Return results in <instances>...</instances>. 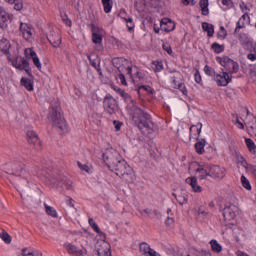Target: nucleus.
Instances as JSON below:
<instances>
[{"label": "nucleus", "instance_id": "obj_37", "mask_svg": "<svg viewBox=\"0 0 256 256\" xmlns=\"http://www.w3.org/2000/svg\"><path fill=\"white\" fill-rule=\"evenodd\" d=\"M204 73H206L208 75V77H213V79H215V77L217 76V73L215 72V69H213L209 65H206L204 67Z\"/></svg>", "mask_w": 256, "mask_h": 256}, {"label": "nucleus", "instance_id": "obj_25", "mask_svg": "<svg viewBox=\"0 0 256 256\" xmlns=\"http://www.w3.org/2000/svg\"><path fill=\"white\" fill-rule=\"evenodd\" d=\"M151 69L154 73H161L165 67L163 66V61L156 60L151 63Z\"/></svg>", "mask_w": 256, "mask_h": 256}, {"label": "nucleus", "instance_id": "obj_62", "mask_svg": "<svg viewBox=\"0 0 256 256\" xmlns=\"http://www.w3.org/2000/svg\"><path fill=\"white\" fill-rule=\"evenodd\" d=\"M136 77L137 79H139L140 81L145 79V76L143 75V73L139 72L138 70L136 71Z\"/></svg>", "mask_w": 256, "mask_h": 256}, {"label": "nucleus", "instance_id": "obj_41", "mask_svg": "<svg viewBox=\"0 0 256 256\" xmlns=\"http://www.w3.org/2000/svg\"><path fill=\"white\" fill-rule=\"evenodd\" d=\"M141 91H146V93H148L149 95H153V93H155V90H153V88H151V86L148 85L139 86L138 93H141Z\"/></svg>", "mask_w": 256, "mask_h": 256}, {"label": "nucleus", "instance_id": "obj_16", "mask_svg": "<svg viewBox=\"0 0 256 256\" xmlns=\"http://www.w3.org/2000/svg\"><path fill=\"white\" fill-rule=\"evenodd\" d=\"M24 53H25V57H27V59H32L34 65H35V67H37V69H41V61L39 60L37 53L34 52L33 48H26Z\"/></svg>", "mask_w": 256, "mask_h": 256}, {"label": "nucleus", "instance_id": "obj_29", "mask_svg": "<svg viewBox=\"0 0 256 256\" xmlns=\"http://www.w3.org/2000/svg\"><path fill=\"white\" fill-rule=\"evenodd\" d=\"M195 149H196V153H198V155H203L205 153V139L198 141L195 144Z\"/></svg>", "mask_w": 256, "mask_h": 256}, {"label": "nucleus", "instance_id": "obj_40", "mask_svg": "<svg viewBox=\"0 0 256 256\" xmlns=\"http://www.w3.org/2000/svg\"><path fill=\"white\" fill-rule=\"evenodd\" d=\"M239 41H240L241 45L245 46V45H249V43H251V38H249V36H247V34H240Z\"/></svg>", "mask_w": 256, "mask_h": 256}, {"label": "nucleus", "instance_id": "obj_31", "mask_svg": "<svg viewBox=\"0 0 256 256\" xmlns=\"http://www.w3.org/2000/svg\"><path fill=\"white\" fill-rule=\"evenodd\" d=\"M6 3H10L11 5H14V9L16 11H21L23 9V0H5Z\"/></svg>", "mask_w": 256, "mask_h": 256}, {"label": "nucleus", "instance_id": "obj_52", "mask_svg": "<svg viewBox=\"0 0 256 256\" xmlns=\"http://www.w3.org/2000/svg\"><path fill=\"white\" fill-rule=\"evenodd\" d=\"M162 48L164 49V51H166V53H168V55H173V49L171 48V45H169L168 43H164L162 45Z\"/></svg>", "mask_w": 256, "mask_h": 256}, {"label": "nucleus", "instance_id": "obj_44", "mask_svg": "<svg viewBox=\"0 0 256 256\" xmlns=\"http://www.w3.org/2000/svg\"><path fill=\"white\" fill-rule=\"evenodd\" d=\"M0 238L2 239V241H4V243H6L7 245H9L11 243V236L9 235V233L7 232H1L0 233Z\"/></svg>", "mask_w": 256, "mask_h": 256}, {"label": "nucleus", "instance_id": "obj_5", "mask_svg": "<svg viewBox=\"0 0 256 256\" xmlns=\"http://www.w3.org/2000/svg\"><path fill=\"white\" fill-rule=\"evenodd\" d=\"M216 61L224 67L226 73H229L230 75L239 71V64L227 56L216 57Z\"/></svg>", "mask_w": 256, "mask_h": 256}, {"label": "nucleus", "instance_id": "obj_14", "mask_svg": "<svg viewBox=\"0 0 256 256\" xmlns=\"http://www.w3.org/2000/svg\"><path fill=\"white\" fill-rule=\"evenodd\" d=\"M223 217L225 221H233L237 217V206L228 205L223 209Z\"/></svg>", "mask_w": 256, "mask_h": 256}, {"label": "nucleus", "instance_id": "obj_19", "mask_svg": "<svg viewBox=\"0 0 256 256\" xmlns=\"http://www.w3.org/2000/svg\"><path fill=\"white\" fill-rule=\"evenodd\" d=\"M185 181L187 185H190L193 193H201V191H203V188L199 186V182L197 181V178L188 177Z\"/></svg>", "mask_w": 256, "mask_h": 256}, {"label": "nucleus", "instance_id": "obj_33", "mask_svg": "<svg viewBox=\"0 0 256 256\" xmlns=\"http://www.w3.org/2000/svg\"><path fill=\"white\" fill-rule=\"evenodd\" d=\"M102 5L104 12L111 13V10L113 9V0H102Z\"/></svg>", "mask_w": 256, "mask_h": 256}, {"label": "nucleus", "instance_id": "obj_21", "mask_svg": "<svg viewBox=\"0 0 256 256\" xmlns=\"http://www.w3.org/2000/svg\"><path fill=\"white\" fill-rule=\"evenodd\" d=\"M203 127V124L198 123L197 125H192L190 127V140L191 139H199V135H201V129Z\"/></svg>", "mask_w": 256, "mask_h": 256}, {"label": "nucleus", "instance_id": "obj_18", "mask_svg": "<svg viewBox=\"0 0 256 256\" xmlns=\"http://www.w3.org/2000/svg\"><path fill=\"white\" fill-rule=\"evenodd\" d=\"M25 173V164L21 162H16L12 164V175H15V177H23Z\"/></svg>", "mask_w": 256, "mask_h": 256}, {"label": "nucleus", "instance_id": "obj_57", "mask_svg": "<svg viewBox=\"0 0 256 256\" xmlns=\"http://www.w3.org/2000/svg\"><path fill=\"white\" fill-rule=\"evenodd\" d=\"M113 125H114L116 131H121V127L123 126V123L119 122L117 120H114Z\"/></svg>", "mask_w": 256, "mask_h": 256}, {"label": "nucleus", "instance_id": "obj_39", "mask_svg": "<svg viewBox=\"0 0 256 256\" xmlns=\"http://www.w3.org/2000/svg\"><path fill=\"white\" fill-rule=\"evenodd\" d=\"M63 183H62V188L65 189L66 191H70V189H73V181L63 178Z\"/></svg>", "mask_w": 256, "mask_h": 256}, {"label": "nucleus", "instance_id": "obj_58", "mask_svg": "<svg viewBox=\"0 0 256 256\" xmlns=\"http://www.w3.org/2000/svg\"><path fill=\"white\" fill-rule=\"evenodd\" d=\"M194 80L197 82V83H201L202 81V78H201V73H199V70H197L194 74Z\"/></svg>", "mask_w": 256, "mask_h": 256}, {"label": "nucleus", "instance_id": "obj_34", "mask_svg": "<svg viewBox=\"0 0 256 256\" xmlns=\"http://www.w3.org/2000/svg\"><path fill=\"white\" fill-rule=\"evenodd\" d=\"M245 143H246V146L248 147V151L250 153H253V155H255V152H256V145H255V142H253L251 140V138H246L245 139Z\"/></svg>", "mask_w": 256, "mask_h": 256}, {"label": "nucleus", "instance_id": "obj_35", "mask_svg": "<svg viewBox=\"0 0 256 256\" xmlns=\"http://www.w3.org/2000/svg\"><path fill=\"white\" fill-rule=\"evenodd\" d=\"M211 49L214 51V53L219 54V53H223V51H225V45H221L217 42H214L211 45Z\"/></svg>", "mask_w": 256, "mask_h": 256}, {"label": "nucleus", "instance_id": "obj_17", "mask_svg": "<svg viewBox=\"0 0 256 256\" xmlns=\"http://www.w3.org/2000/svg\"><path fill=\"white\" fill-rule=\"evenodd\" d=\"M160 29L165 31V33H169L175 30V22H173L169 18H163L160 22Z\"/></svg>", "mask_w": 256, "mask_h": 256}, {"label": "nucleus", "instance_id": "obj_32", "mask_svg": "<svg viewBox=\"0 0 256 256\" xmlns=\"http://www.w3.org/2000/svg\"><path fill=\"white\" fill-rule=\"evenodd\" d=\"M21 85L27 89V91H33V82L28 78L21 79Z\"/></svg>", "mask_w": 256, "mask_h": 256}, {"label": "nucleus", "instance_id": "obj_38", "mask_svg": "<svg viewBox=\"0 0 256 256\" xmlns=\"http://www.w3.org/2000/svg\"><path fill=\"white\" fill-rule=\"evenodd\" d=\"M181 77L180 73H177L176 76L170 77V85L173 89H175L179 85L178 79Z\"/></svg>", "mask_w": 256, "mask_h": 256}, {"label": "nucleus", "instance_id": "obj_36", "mask_svg": "<svg viewBox=\"0 0 256 256\" xmlns=\"http://www.w3.org/2000/svg\"><path fill=\"white\" fill-rule=\"evenodd\" d=\"M64 247L70 255H75L76 253H79V250L76 248V246L71 243L65 244Z\"/></svg>", "mask_w": 256, "mask_h": 256}, {"label": "nucleus", "instance_id": "obj_23", "mask_svg": "<svg viewBox=\"0 0 256 256\" xmlns=\"http://www.w3.org/2000/svg\"><path fill=\"white\" fill-rule=\"evenodd\" d=\"M9 49H11V42L9 40L2 38L0 40V51L5 55H9Z\"/></svg>", "mask_w": 256, "mask_h": 256}, {"label": "nucleus", "instance_id": "obj_54", "mask_svg": "<svg viewBox=\"0 0 256 256\" xmlns=\"http://www.w3.org/2000/svg\"><path fill=\"white\" fill-rule=\"evenodd\" d=\"M176 201L180 204V205H185V203H187V197L185 196H178L176 198Z\"/></svg>", "mask_w": 256, "mask_h": 256}, {"label": "nucleus", "instance_id": "obj_7", "mask_svg": "<svg viewBox=\"0 0 256 256\" xmlns=\"http://www.w3.org/2000/svg\"><path fill=\"white\" fill-rule=\"evenodd\" d=\"M114 61L115 63H121L122 66H119L118 69H121V71L125 69L127 75H129L130 77H133V69L135 71H138L137 66H133V63H131L129 60L125 58H116L114 59Z\"/></svg>", "mask_w": 256, "mask_h": 256}, {"label": "nucleus", "instance_id": "obj_46", "mask_svg": "<svg viewBox=\"0 0 256 256\" xmlns=\"http://www.w3.org/2000/svg\"><path fill=\"white\" fill-rule=\"evenodd\" d=\"M218 39H225L227 37V30H225V27L221 26L218 33H217Z\"/></svg>", "mask_w": 256, "mask_h": 256}, {"label": "nucleus", "instance_id": "obj_15", "mask_svg": "<svg viewBox=\"0 0 256 256\" xmlns=\"http://www.w3.org/2000/svg\"><path fill=\"white\" fill-rule=\"evenodd\" d=\"M12 65L16 69H20V71H27L29 69V61L21 56L16 57Z\"/></svg>", "mask_w": 256, "mask_h": 256}, {"label": "nucleus", "instance_id": "obj_49", "mask_svg": "<svg viewBox=\"0 0 256 256\" xmlns=\"http://www.w3.org/2000/svg\"><path fill=\"white\" fill-rule=\"evenodd\" d=\"M61 18L63 23H65V25H67V27H71V25L73 24L71 22V19H69V16L67 14H61Z\"/></svg>", "mask_w": 256, "mask_h": 256}, {"label": "nucleus", "instance_id": "obj_2", "mask_svg": "<svg viewBox=\"0 0 256 256\" xmlns=\"http://www.w3.org/2000/svg\"><path fill=\"white\" fill-rule=\"evenodd\" d=\"M127 103L126 111L132 117L134 123H136L140 131H153V121H151V115L143 111V109L137 106V102L133 100V97L127 92H123L120 96Z\"/></svg>", "mask_w": 256, "mask_h": 256}, {"label": "nucleus", "instance_id": "obj_3", "mask_svg": "<svg viewBox=\"0 0 256 256\" xmlns=\"http://www.w3.org/2000/svg\"><path fill=\"white\" fill-rule=\"evenodd\" d=\"M196 175L200 181L207 179V177H211V179H215L216 181H221V179H225L226 170L219 165L203 164L199 165L196 169Z\"/></svg>", "mask_w": 256, "mask_h": 256}, {"label": "nucleus", "instance_id": "obj_56", "mask_svg": "<svg viewBox=\"0 0 256 256\" xmlns=\"http://www.w3.org/2000/svg\"><path fill=\"white\" fill-rule=\"evenodd\" d=\"M239 163L242 167H244V169H249V164L247 163V160H245L243 157L240 158Z\"/></svg>", "mask_w": 256, "mask_h": 256}, {"label": "nucleus", "instance_id": "obj_53", "mask_svg": "<svg viewBox=\"0 0 256 256\" xmlns=\"http://www.w3.org/2000/svg\"><path fill=\"white\" fill-rule=\"evenodd\" d=\"M222 5H224V7H226V9H231V7H233V1L222 0Z\"/></svg>", "mask_w": 256, "mask_h": 256}, {"label": "nucleus", "instance_id": "obj_50", "mask_svg": "<svg viewBox=\"0 0 256 256\" xmlns=\"http://www.w3.org/2000/svg\"><path fill=\"white\" fill-rule=\"evenodd\" d=\"M174 89H178L179 91H181V93H183V95H187V87L184 83H179Z\"/></svg>", "mask_w": 256, "mask_h": 256}, {"label": "nucleus", "instance_id": "obj_10", "mask_svg": "<svg viewBox=\"0 0 256 256\" xmlns=\"http://www.w3.org/2000/svg\"><path fill=\"white\" fill-rule=\"evenodd\" d=\"M97 256H111V245L105 241L96 244Z\"/></svg>", "mask_w": 256, "mask_h": 256}, {"label": "nucleus", "instance_id": "obj_63", "mask_svg": "<svg viewBox=\"0 0 256 256\" xmlns=\"http://www.w3.org/2000/svg\"><path fill=\"white\" fill-rule=\"evenodd\" d=\"M28 255H32V256H43V253H41L40 251H34V252H29Z\"/></svg>", "mask_w": 256, "mask_h": 256}, {"label": "nucleus", "instance_id": "obj_9", "mask_svg": "<svg viewBox=\"0 0 256 256\" xmlns=\"http://www.w3.org/2000/svg\"><path fill=\"white\" fill-rule=\"evenodd\" d=\"M214 81L218 87H227L228 83L233 81V75H230L227 72H222V74H216Z\"/></svg>", "mask_w": 256, "mask_h": 256}, {"label": "nucleus", "instance_id": "obj_64", "mask_svg": "<svg viewBox=\"0 0 256 256\" xmlns=\"http://www.w3.org/2000/svg\"><path fill=\"white\" fill-rule=\"evenodd\" d=\"M247 57L250 61H256V54H248Z\"/></svg>", "mask_w": 256, "mask_h": 256}, {"label": "nucleus", "instance_id": "obj_22", "mask_svg": "<svg viewBox=\"0 0 256 256\" xmlns=\"http://www.w3.org/2000/svg\"><path fill=\"white\" fill-rule=\"evenodd\" d=\"M249 19V15L247 13L243 14L237 22V26L235 28V33L239 32V29H245V25H247V20Z\"/></svg>", "mask_w": 256, "mask_h": 256}, {"label": "nucleus", "instance_id": "obj_45", "mask_svg": "<svg viewBox=\"0 0 256 256\" xmlns=\"http://www.w3.org/2000/svg\"><path fill=\"white\" fill-rule=\"evenodd\" d=\"M141 215L145 213L146 215H149V217H153V215H159V211L157 210H151V209H144L140 210Z\"/></svg>", "mask_w": 256, "mask_h": 256}, {"label": "nucleus", "instance_id": "obj_30", "mask_svg": "<svg viewBox=\"0 0 256 256\" xmlns=\"http://www.w3.org/2000/svg\"><path fill=\"white\" fill-rule=\"evenodd\" d=\"M210 247L214 253H221V251H223V246H221L217 240H211Z\"/></svg>", "mask_w": 256, "mask_h": 256}, {"label": "nucleus", "instance_id": "obj_27", "mask_svg": "<svg viewBox=\"0 0 256 256\" xmlns=\"http://www.w3.org/2000/svg\"><path fill=\"white\" fill-rule=\"evenodd\" d=\"M9 21V14L0 7V27H6V23Z\"/></svg>", "mask_w": 256, "mask_h": 256}, {"label": "nucleus", "instance_id": "obj_47", "mask_svg": "<svg viewBox=\"0 0 256 256\" xmlns=\"http://www.w3.org/2000/svg\"><path fill=\"white\" fill-rule=\"evenodd\" d=\"M77 165L81 171H85V173H91V167L87 164H82L81 162H77Z\"/></svg>", "mask_w": 256, "mask_h": 256}, {"label": "nucleus", "instance_id": "obj_60", "mask_svg": "<svg viewBox=\"0 0 256 256\" xmlns=\"http://www.w3.org/2000/svg\"><path fill=\"white\" fill-rule=\"evenodd\" d=\"M173 223H175V220L172 218V217H168L165 224L168 226V227H171L173 226Z\"/></svg>", "mask_w": 256, "mask_h": 256}, {"label": "nucleus", "instance_id": "obj_28", "mask_svg": "<svg viewBox=\"0 0 256 256\" xmlns=\"http://www.w3.org/2000/svg\"><path fill=\"white\" fill-rule=\"evenodd\" d=\"M199 5L202 11V15H209V0H200Z\"/></svg>", "mask_w": 256, "mask_h": 256}, {"label": "nucleus", "instance_id": "obj_48", "mask_svg": "<svg viewBox=\"0 0 256 256\" xmlns=\"http://www.w3.org/2000/svg\"><path fill=\"white\" fill-rule=\"evenodd\" d=\"M88 59L90 61V65H92V67H94V69H96V71L99 73V75H102L101 67L97 64V62H95L93 59H91V56H88Z\"/></svg>", "mask_w": 256, "mask_h": 256}, {"label": "nucleus", "instance_id": "obj_4", "mask_svg": "<svg viewBox=\"0 0 256 256\" xmlns=\"http://www.w3.org/2000/svg\"><path fill=\"white\" fill-rule=\"evenodd\" d=\"M49 119H51L52 125L60 129L62 133H67V131H69L67 122L65 121V118L61 116V112H59V109L52 108Z\"/></svg>", "mask_w": 256, "mask_h": 256}, {"label": "nucleus", "instance_id": "obj_43", "mask_svg": "<svg viewBox=\"0 0 256 256\" xmlns=\"http://www.w3.org/2000/svg\"><path fill=\"white\" fill-rule=\"evenodd\" d=\"M241 184L244 187V189H247V191H251V183L245 176H241Z\"/></svg>", "mask_w": 256, "mask_h": 256}, {"label": "nucleus", "instance_id": "obj_13", "mask_svg": "<svg viewBox=\"0 0 256 256\" xmlns=\"http://www.w3.org/2000/svg\"><path fill=\"white\" fill-rule=\"evenodd\" d=\"M27 139L29 145H33L37 151L41 149V140H39V136H37V133L33 130L27 131Z\"/></svg>", "mask_w": 256, "mask_h": 256}, {"label": "nucleus", "instance_id": "obj_6", "mask_svg": "<svg viewBox=\"0 0 256 256\" xmlns=\"http://www.w3.org/2000/svg\"><path fill=\"white\" fill-rule=\"evenodd\" d=\"M92 42L96 44L97 51H103V29L91 24Z\"/></svg>", "mask_w": 256, "mask_h": 256}, {"label": "nucleus", "instance_id": "obj_26", "mask_svg": "<svg viewBox=\"0 0 256 256\" xmlns=\"http://www.w3.org/2000/svg\"><path fill=\"white\" fill-rule=\"evenodd\" d=\"M88 223H89L90 227H92V229L95 231V233H98V235L102 239H105V233H103V231H101V229H99V226L97 225V223H95V220H93V218H89Z\"/></svg>", "mask_w": 256, "mask_h": 256}, {"label": "nucleus", "instance_id": "obj_55", "mask_svg": "<svg viewBox=\"0 0 256 256\" xmlns=\"http://www.w3.org/2000/svg\"><path fill=\"white\" fill-rule=\"evenodd\" d=\"M118 79L121 83V85H124L125 87H127V80H125V75L124 74H119L118 75Z\"/></svg>", "mask_w": 256, "mask_h": 256}, {"label": "nucleus", "instance_id": "obj_11", "mask_svg": "<svg viewBox=\"0 0 256 256\" xmlns=\"http://www.w3.org/2000/svg\"><path fill=\"white\" fill-rule=\"evenodd\" d=\"M47 39L55 49H59V47H61V34H59V32L50 30L49 34L47 35Z\"/></svg>", "mask_w": 256, "mask_h": 256}, {"label": "nucleus", "instance_id": "obj_20", "mask_svg": "<svg viewBox=\"0 0 256 256\" xmlns=\"http://www.w3.org/2000/svg\"><path fill=\"white\" fill-rule=\"evenodd\" d=\"M140 251L145 256H161V254H159L155 250L151 249V246H149V244H147L145 242L140 244Z\"/></svg>", "mask_w": 256, "mask_h": 256}, {"label": "nucleus", "instance_id": "obj_59", "mask_svg": "<svg viewBox=\"0 0 256 256\" xmlns=\"http://www.w3.org/2000/svg\"><path fill=\"white\" fill-rule=\"evenodd\" d=\"M112 89H114V91H115L116 93H118V95H120V96H122L123 93L125 92V90H123V89H121V88H119V87H117V86H113Z\"/></svg>", "mask_w": 256, "mask_h": 256}, {"label": "nucleus", "instance_id": "obj_61", "mask_svg": "<svg viewBox=\"0 0 256 256\" xmlns=\"http://www.w3.org/2000/svg\"><path fill=\"white\" fill-rule=\"evenodd\" d=\"M235 125L238 129H245V125H243V122L239 121V118L236 119Z\"/></svg>", "mask_w": 256, "mask_h": 256}, {"label": "nucleus", "instance_id": "obj_24", "mask_svg": "<svg viewBox=\"0 0 256 256\" xmlns=\"http://www.w3.org/2000/svg\"><path fill=\"white\" fill-rule=\"evenodd\" d=\"M202 29L207 33L208 37H213V35L215 34V26H213V24L203 22Z\"/></svg>", "mask_w": 256, "mask_h": 256}, {"label": "nucleus", "instance_id": "obj_8", "mask_svg": "<svg viewBox=\"0 0 256 256\" xmlns=\"http://www.w3.org/2000/svg\"><path fill=\"white\" fill-rule=\"evenodd\" d=\"M104 109L109 115H113L117 111V100L111 95H107L103 101Z\"/></svg>", "mask_w": 256, "mask_h": 256}, {"label": "nucleus", "instance_id": "obj_42", "mask_svg": "<svg viewBox=\"0 0 256 256\" xmlns=\"http://www.w3.org/2000/svg\"><path fill=\"white\" fill-rule=\"evenodd\" d=\"M45 209L47 215H50V217H57V210H55V208L45 204Z\"/></svg>", "mask_w": 256, "mask_h": 256}, {"label": "nucleus", "instance_id": "obj_1", "mask_svg": "<svg viewBox=\"0 0 256 256\" xmlns=\"http://www.w3.org/2000/svg\"><path fill=\"white\" fill-rule=\"evenodd\" d=\"M102 159L110 171H114L125 183H135L136 177L133 168L127 164V161L123 159L117 150H106L102 155Z\"/></svg>", "mask_w": 256, "mask_h": 256}, {"label": "nucleus", "instance_id": "obj_51", "mask_svg": "<svg viewBox=\"0 0 256 256\" xmlns=\"http://www.w3.org/2000/svg\"><path fill=\"white\" fill-rule=\"evenodd\" d=\"M126 26L128 28V31H131L135 28V24L133 23V18L126 19Z\"/></svg>", "mask_w": 256, "mask_h": 256}, {"label": "nucleus", "instance_id": "obj_12", "mask_svg": "<svg viewBox=\"0 0 256 256\" xmlns=\"http://www.w3.org/2000/svg\"><path fill=\"white\" fill-rule=\"evenodd\" d=\"M20 32L22 33V37L26 40V41H31V39H33V26H31L30 24L27 23H20Z\"/></svg>", "mask_w": 256, "mask_h": 256}]
</instances>
